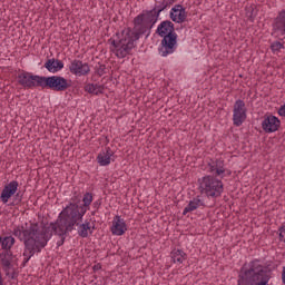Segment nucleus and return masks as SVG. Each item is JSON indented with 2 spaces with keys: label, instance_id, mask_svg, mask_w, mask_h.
<instances>
[{
  "label": "nucleus",
  "instance_id": "ea45409f",
  "mask_svg": "<svg viewBox=\"0 0 285 285\" xmlns=\"http://www.w3.org/2000/svg\"><path fill=\"white\" fill-rule=\"evenodd\" d=\"M116 37H119V32H116Z\"/></svg>",
  "mask_w": 285,
  "mask_h": 285
},
{
  "label": "nucleus",
  "instance_id": "f03ea898",
  "mask_svg": "<svg viewBox=\"0 0 285 285\" xmlns=\"http://www.w3.org/2000/svg\"><path fill=\"white\" fill-rule=\"evenodd\" d=\"M81 195L75 193L71 197V202L67 205L58 216L57 222L50 223L49 227L56 235L60 236V240L57 242V246H63L66 242V235L75 230V226H79V222H82L83 215L88 213V208L81 207Z\"/></svg>",
  "mask_w": 285,
  "mask_h": 285
},
{
  "label": "nucleus",
  "instance_id": "b1692460",
  "mask_svg": "<svg viewBox=\"0 0 285 285\" xmlns=\"http://www.w3.org/2000/svg\"><path fill=\"white\" fill-rule=\"evenodd\" d=\"M85 90L86 92H89V95H102L104 86L97 83H89L85 87Z\"/></svg>",
  "mask_w": 285,
  "mask_h": 285
},
{
  "label": "nucleus",
  "instance_id": "c9c22d12",
  "mask_svg": "<svg viewBox=\"0 0 285 285\" xmlns=\"http://www.w3.org/2000/svg\"><path fill=\"white\" fill-rule=\"evenodd\" d=\"M282 282L285 285V267H283V272H282Z\"/></svg>",
  "mask_w": 285,
  "mask_h": 285
},
{
  "label": "nucleus",
  "instance_id": "412c9836",
  "mask_svg": "<svg viewBox=\"0 0 285 285\" xmlns=\"http://www.w3.org/2000/svg\"><path fill=\"white\" fill-rule=\"evenodd\" d=\"M199 206H204V203H202V199L194 198L189 202V204L184 208L183 215H188V213H193V210H197Z\"/></svg>",
  "mask_w": 285,
  "mask_h": 285
},
{
  "label": "nucleus",
  "instance_id": "9b49d317",
  "mask_svg": "<svg viewBox=\"0 0 285 285\" xmlns=\"http://www.w3.org/2000/svg\"><path fill=\"white\" fill-rule=\"evenodd\" d=\"M176 50L177 37H164L161 40V47L159 48L161 57H168V55H173Z\"/></svg>",
  "mask_w": 285,
  "mask_h": 285
},
{
  "label": "nucleus",
  "instance_id": "6e6552de",
  "mask_svg": "<svg viewBox=\"0 0 285 285\" xmlns=\"http://www.w3.org/2000/svg\"><path fill=\"white\" fill-rule=\"evenodd\" d=\"M18 83L22 86V88H27L28 90L32 88H41L43 76L32 75L28 71H21L18 73Z\"/></svg>",
  "mask_w": 285,
  "mask_h": 285
},
{
  "label": "nucleus",
  "instance_id": "f257e3e1",
  "mask_svg": "<svg viewBox=\"0 0 285 285\" xmlns=\"http://www.w3.org/2000/svg\"><path fill=\"white\" fill-rule=\"evenodd\" d=\"M53 233L49 226L39 223H31L28 228L18 226L13 229L14 237H18L24 245L22 266H26L37 253H41L48 246Z\"/></svg>",
  "mask_w": 285,
  "mask_h": 285
},
{
  "label": "nucleus",
  "instance_id": "e433bc0d",
  "mask_svg": "<svg viewBox=\"0 0 285 285\" xmlns=\"http://www.w3.org/2000/svg\"><path fill=\"white\" fill-rule=\"evenodd\" d=\"M94 206H95V208H99V206H101V202L94 203Z\"/></svg>",
  "mask_w": 285,
  "mask_h": 285
},
{
  "label": "nucleus",
  "instance_id": "c85d7f7f",
  "mask_svg": "<svg viewBox=\"0 0 285 285\" xmlns=\"http://www.w3.org/2000/svg\"><path fill=\"white\" fill-rule=\"evenodd\" d=\"M22 199H23V194H21V191L16 193L13 196V205L19 206Z\"/></svg>",
  "mask_w": 285,
  "mask_h": 285
},
{
  "label": "nucleus",
  "instance_id": "f704fd0d",
  "mask_svg": "<svg viewBox=\"0 0 285 285\" xmlns=\"http://www.w3.org/2000/svg\"><path fill=\"white\" fill-rule=\"evenodd\" d=\"M92 271L95 273H97V271H101V263H98V264L94 265Z\"/></svg>",
  "mask_w": 285,
  "mask_h": 285
},
{
  "label": "nucleus",
  "instance_id": "aec40b11",
  "mask_svg": "<svg viewBox=\"0 0 285 285\" xmlns=\"http://www.w3.org/2000/svg\"><path fill=\"white\" fill-rule=\"evenodd\" d=\"M78 235L79 237H82L86 239L88 237V230L90 235H92V227H90V223L88 220H85V223L81 224V222L78 223Z\"/></svg>",
  "mask_w": 285,
  "mask_h": 285
},
{
  "label": "nucleus",
  "instance_id": "bb28decb",
  "mask_svg": "<svg viewBox=\"0 0 285 285\" xmlns=\"http://www.w3.org/2000/svg\"><path fill=\"white\" fill-rule=\"evenodd\" d=\"M83 205H80V208H88L92 204V194L86 193L82 198Z\"/></svg>",
  "mask_w": 285,
  "mask_h": 285
},
{
  "label": "nucleus",
  "instance_id": "4be33fe9",
  "mask_svg": "<svg viewBox=\"0 0 285 285\" xmlns=\"http://www.w3.org/2000/svg\"><path fill=\"white\" fill-rule=\"evenodd\" d=\"M0 244L2 250H10L14 246V237L12 236H0Z\"/></svg>",
  "mask_w": 285,
  "mask_h": 285
},
{
  "label": "nucleus",
  "instance_id": "4c0bfd02",
  "mask_svg": "<svg viewBox=\"0 0 285 285\" xmlns=\"http://www.w3.org/2000/svg\"><path fill=\"white\" fill-rule=\"evenodd\" d=\"M65 46H70V40L66 39V40H62Z\"/></svg>",
  "mask_w": 285,
  "mask_h": 285
},
{
  "label": "nucleus",
  "instance_id": "c756f323",
  "mask_svg": "<svg viewBox=\"0 0 285 285\" xmlns=\"http://www.w3.org/2000/svg\"><path fill=\"white\" fill-rule=\"evenodd\" d=\"M96 73L99 77H104V75H106V65H99V67L96 68Z\"/></svg>",
  "mask_w": 285,
  "mask_h": 285
},
{
  "label": "nucleus",
  "instance_id": "1a4fd4ad",
  "mask_svg": "<svg viewBox=\"0 0 285 285\" xmlns=\"http://www.w3.org/2000/svg\"><path fill=\"white\" fill-rule=\"evenodd\" d=\"M234 126H242L246 121V102L238 99L234 104V114H233Z\"/></svg>",
  "mask_w": 285,
  "mask_h": 285
},
{
  "label": "nucleus",
  "instance_id": "dca6fc26",
  "mask_svg": "<svg viewBox=\"0 0 285 285\" xmlns=\"http://www.w3.org/2000/svg\"><path fill=\"white\" fill-rule=\"evenodd\" d=\"M128 230V225H126V220L121 218V216H115L112 226H111V233L112 235L121 236Z\"/></svg>",
  "mask_w": 285,
  "mask_h": 285
},
{
  "label": "nucleus",
  "instance_id": "a211bd4d",
  "mask_svg": "<svg viewBox=\"0 0 285 285\" xmlns=\"http://www.w3.org/2000/svg\"><path fill=\"white\" fill-rule=\"evenodd\" d=\"M45 68L48 72H52L55 75L59 72V70H63V61L55 58L48 59L45 63Z\"/></svg>",
  "mask_w": 285,
  "mask_h": 285
},
{
  "label": "nucleus",
  "instance_id": "0eeeda50",
  "mask_svg": "<svg viewBox=\"0 0 285 285\" xmlns=\"http://www.w3.org/2000/svg\"><path fill=\"white\" fill-rule=\"evenodd\" d=\"M18 83L22 86V88H27L28 90L32 88H41L43 76L32 75L28 71H21L18 73Z\"/></svg>",
  "mask_w": 285,
  "mask_h": 285
},
{
  "label": "nucleus",
  "instance_id": "2f4dec72",
  "mask_svg": "<svg viewBox=\"0 0 285 285\" xmlns=\"http://www.w3.org/2000/svg\"><path fill=\"white\" fill-rule=\"evenodd\" d=\"M9 277L10 279H17L19 277V272H17L16 269H13L11 274L9 272Z\"/></svg>",
  "mask_w": 285,
  "mask_h": 285
},
{
  "label": "nucleus",
  "instance_id": "473e14b6",
  "mask_svg": "<svg viewBox=\"0 0 285 285\" xmlns=\"http://www.w3.org/2000/svg\"><path fill=\"white\" fill-rule=\"evenodd\" d=\"M4 258H7V259H12V250H10V249H4Z\"/></svg>",
  "mask_w": 285,
  "mask_h": 285
},
{
  "label": "nucleus",
  "instance_id": "9d476101",
  "mask_svg": "<svg viewBox=\"0 0 285 285\" xmlns=\"http://www.w3.org/2000/svg\"><path fill=\"white\" fill-rule=\"evenodd\" d=\"M169 19H171L174 23H186V19H188L186 7L181 4H175L169 12Z\"/></svg>",
  "mask_w": 285,
  "mask_h": 285
},
{
  "label": "nucleus",
  "instance_id": "f8f14e48",
  "mask_svg": "<svg viewBox=\"0 0 285 285\" xmlns=\"http://www.w3.org/2000/svg\"><path fill=\"white\" fill-rule=\"evenodd\" d=\"M17 190H19V181H10L3 187L1 191L0 202H2V204H8V202H10V198L13 197V195H17Z\"/></svg>",
  "mask_w": 285,
  "mask_h": 285
},
{
  "label": "nucleus",
  "instance_id": "2eb2a0df",
  "mask_svg": "<svg viewBox=\"0 0 285 285\" xmlns=\"http://www.w3.org/2000/svg\"><path fill=\"white\" fill-rule=\"evenodd\" d=\"M71 75H77L78 77H83L90 72V66L83 63L81 60H73L69 66Z\"/></svg>",
  "mask_w": 285,
  "mask_h": 285
},
{
  "label": "nucleus",
  "instance_id": "58836bf2",
  "mask_svg": "<svg viewBox=\"0 0 285 285\" xmlns=\"http://www.w3.org/2000/svg\"><path fill=\"white\" fill-rule=\"evenodd\" d=\"M0 257H1V259H3V257H6V249L2 253H0Z\"/></svg>",
  "mask_w": 285,
  "mask_h": 285
},
{
  "label": "nucleus",
  "instance_id": "39448f33",
  "mask_svg": "<svg viewBox=\"0 0 285 285\" xmlns=\"http://www.w3.org/2000/svg\"><path fill=\"white\" fill-rule=\"evenodd\" d=\"M135 41H139V37H125L120 39L118 38V40H112V38L109 39V43H111L114 48L112 51L118 59H126V57L130 55V51L135 48Z\"/></svg>",
  "mask_w": 285,
  "mask_h": 285
},
{
  "label": "nucleus",
  "instance_id": "f3484780",
  "mask_svg": "<svg viewBox=\"0 0 285 285\" xmlns=\"http://www.w3.org/2000/svg\"><path fill=\"white\" fill-rule=\"evenodd\" d=\"M115 155V151L110 149V147H106L105 150H102L97 156V161L99 166H110V158Z\"/></svg>",
  "mask_w": 285,
  "mask_h": 285
},
{
  "label": "nucleus",
  "instance_id": "5701e85b",
  "mask_svg": "<svg viewBox=\"0 0 285 285\" xmlns=\"http://www.w3.org/2000/svg\"><path fill=\"white\" fill-rule=\"evenodd\" d=\"M257 7L255 4H252L249 7L245 8V17L247 18V21H250V23L255 22V18L257 17Z\"/></svg>",
  "mask_w": 285,
  "mask_h": 285
},
{
  "label": "nucleus",
  "instance_id": "423d86ee",
  "mask_svg": "<svg viewBox=\"0 0 285 285\" xmlns=\"http://www.w3.org/2000/svg\"><path fill=\"white\" fill-rule=\"evenodd\" d=\"M41 88H48L49 90H55L56 92H63L70 88V83L68 82V79L61 76H42Z\"/></svg>",
  "mask_w": 285,
  "mask_h": 285
},
{
  "label": "nucleus",
  "instance_id": "72a5a7b5",
  "mask_svg": "<svg viewBox=\"0 0 285 285\" xmlns=\"http://www.w3.org/2000/svg\"><path fill=\"white\" fill-rule=\"evenodd\" d=\"M177 0H164L166 8H170Z\"/></svg>",
  "mask_w": 285,
  "mask_h": 285
},
{
  "label": "nucleus",
  "instance_id": "4468645a",
  "mask_svg": "<svg viewBox=\"0 0 285 285\" xmlns=\"http://www.w3.org/2000/svg\"><path fill=\"white\" fill-rule=\"evenodd\" d=\"M156 35L159 37H177V33H175V23L170 20L160 22L156 30Z\"/></svg>",
  "mask_w": 285,
  "mask_h": 285
},
{
  "label": "nucleus",
  "instance_id": "cd10ccee",
  "mask_svg": "<svg viewBox=\"0 0 285 285\" xmlns=\"http://www.w3.org/2000/svg\"><path fill=\"white\" fill-rule=\"evenodd\" d=\"M271 50L272 52H279V50H284V43H282L281 41H274L271 45Z\"/></svg>",
  "mask_w": 285,
  "mask_h": 285
},
{
  "label": "nucleus",
  "instance_id": "6ab92c4d",
  "mask_svg": "<svg viewBox=\"0 0 285 285\" xmlns=\"http://www.w3.org/2000/svg\"><path fill=\"white\" fill-rule=\"evenodd\" d=\"M274 30L275 32H279V35H285V10H282L276 17Z\"/></svg>",
  "mask_w": 285,
  "mask_h": 285
},
{
  "label": "nucleus",
  "instance_id": "20e7f679",
  "mask_svg": "<svg viewBox=\"0 0 285 285\" xmlns=\"http://www.w3.org/2000/svg\"><path fill=\"white\" fill-rule=\"evenodd\" d=\"M208 173L212 175L198 179L199 191L202 195L205 194L208 197H222V193H224V183H222L220 179H224V174L226 173L224 160H212L208 163ZM217 177H220V179H217Z\"/></svg>",
  "mask_w": 285,
  "mask_h": 285
},
{
  "label": "nucleus",
  "instance_id": "ddd939ff",
  "mask_svg": "<svg viewBox=\"0 0 285 285\" xmlns=\"http://www.w3.org/2000/svg\"><path fill=\"white\" fill-rule=\"evenodd\" d=\"M282 126V121L276 116L269 115L264 118L262 122V128L266 132H277Z\"/></svg>",
  "mask_w": 285,
  "mask_h": 285
},
{
  "label": "nucleus",
  "instance_id": "7c9ffc66",
  "mask_svg": "<svg viewBox=\"0 0 285 285\" xmlns=\"http://www.w3.org/2000/svg\"><path fill=\"white\" fill-rule=\"evenodd\" d=\"M278 233H279V235H278L279 242H284V239H285V238H284V237H285V234H284V226L279 227Z\"/></svg>",
  "mask_w": 285,
  "mask_h": 285
},
{
  "label": "nucleus",
  "instance_id": "a878e982",
  "mask_svg": "<svg viewBox=\"0 0 285 285\" xmlns=\"http://www.w3.org/2000/svg\"><path fill=\"white\" fill-rule=\"evenodd\" d=\"M0 263L6 275L10 276V268H12V263L10 262V258H1Z\"/></svg>",
  "mask_w": 285,
  "mask_h": 285
},
{
  "label": "nucleus",
  "instance_id": "393cba45",
  "mask_svg": "<svg viewBox=\"0 0 285 285\" xmlns=\"http://www.w3.org/2000/svg\"><path fill=\"white\" fill-rule=\"evenodd\" d=\"M171 259L174 264H184V259H186V253L181 249H174L171 252Z\"/></svg>",
  "mask_w": 285,
  "mask_h": 285
},
{
  "label": "nucleus",
  "instance_id": "7ed1b4c3",
  "mask_svg": "<svg viewBox=\"0 0 285 285\" xmlns=\"http://www.w3.org/2000/svg\"><path fill=\"white\" fill-rule=\"evenodd\" d=\"M166 2L164 0H155L154 8L150 10H142L140 14L134 18L132 28H127L126 37H150L155 23L159 21V14L166 10Z\"/></svg>",
  "mask_w": 285,
  "mask_h": 285
}]
</instances>
